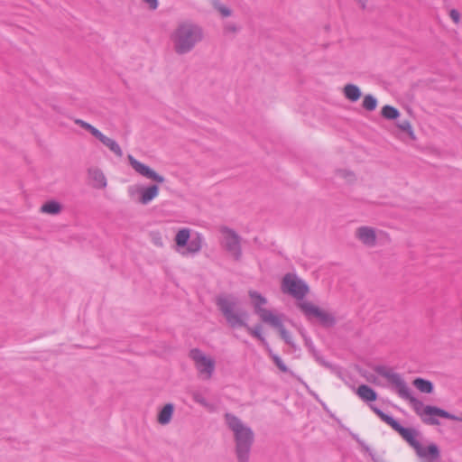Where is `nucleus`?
Here are the masks:
<instances>
[{
  "instance_id": "f257e3e1",
  "label": "nucleus",
  "mask_w": 462,
  "mask_h": 462,
  "mask_svg": "<svg viewBox=\"0 0 462 462\" xmlns=\"http://www.w3.org/2000/svg\"><path fill=\"white\" fill-rule=\"evenodd\" d=\"M374 371L379 375L384 377L389 382V383L392 384L394 391L402 399L410 402L416 414L420 417L424 423L429 425H439V421L437 417H441L451 420H461L458 418V416L451 414L440 408L430 405H424L421 401L414 397L411 389L409 387L402 375L398 373H395L392 368L385 365H376L374 368Z\"/></svg>"
},
{
  "instance_id": "f03ea898",
  "label": "nucleus",
  "mask_w": 462,
  "mask_h": 462,
  "mask_svg": "<svg viewBox=\"0 0 462 462\" xmlns=\"http://www.w3.org/2000/svg\"><path fill=\"white\" fill-rule=\"evenodd\" d=\"M225 420L234 434L238 462H249L250 451L254 439V431L238 417L231 413H226Z\"/></svg>"
},
{
  "instance_id": "7ed1b4c3",
  "label": "nucleus",
  "mask_w": 462,
  "mask_h": 462,
  "mask_svg": "<svg viewBox=\"0 0 462 462\" xmlns=\"http://www.w3.org/2000/svg\"><path fill=\"white\" fill-rule=\"evenodd\" d=\"M202 39V28L191 21L180 22L171 34L173 49L180 55L190 52Z\"/></svg>"
},
{
  "instance_id": "20e7f679",
  "label": "nucleus",
  "mask_w": 462,
  "mask_h": 462,
  "mask_svg": "<svg viewBox=\"0 0 462 462\" xmlns=\"http://www.w3.org/2000/svg\"><path fill=\"white\" fill-rule=\"evenodd\" d=\"M217 306L231 328H236L246 326L248 314L245 310L239 308L236 298L231 295L219 296L217 299Z\"/></svg>"
},
{
  "instance_id": "39448f33",
  "label": "nucleus",
  "mask_w": 462,
  "mask_h": 462,
  "mask_svg": "<svg viewBox=\"0 0 462 462\" xmlns=\"http://www.w3.org/2000/svg\"><path fill=\"white\" fill-rule=\"evenodd\" d=\"M177 252L182 256H193L199 254L204 244V237L200 233L190 236L189 228H181L175 236Z\"/></svg>"
},
{
  "instance_id": "423d86ee",
  "label": "nucleus",
  "mask_w": 462,
  "mask_h": 462,
  "mask_svg": "<svg viewBox=\"0 0 462 462\" xmlns=\"http://www.w3.org/2000/svg\"><path fill=\"white\" fill-rule=\"evenodd\" d=\"M370 407L383 422L397 431L415 450L419 448L420 443L416 438V431L414 430L402 427L393 417L384 413L376 406L371 405Z\"/></svg>"
},
{
  "instance_id": "0eeeda50",
  "label": "nucleus",
  "mask_w": 462,
  "mask_h": 462,
  "mask_svg": "<svg viewBox=\"0 0 462 462\" xmlns=\"http://www.w3.org/2000/svg\"><path fill=\"white\" fill-rule=\"evenodd\" d=\"M282 290L284 293H288L299 300H302L309 292L307 283L293 273L284 275L282 282Z\"/></svg>"
},
{
  "instance_id": "6e6552de",
  "label": "nucleus",
  "mask_w": 462,
  "mask_h": 462,
  "mask_svg": "<svg viewBox=\"0 0 462 462\" xmlns=\"http://www.w3.org/2000/svg\"><path fill=\"white\" fill-rule=\"evenodd\" d=\"M220 232L222 235V246L235 260H240L242 257L241 237L235 230L226 226L221 227Z\"/></svg>"
},
{
  "instance_id": "1a4fd4ad",
  "label": "nucleus",
  "mask_w": 462,
  "mask_h": 462,
  "mask_svg": "<svg viewBox=\"0 0 462 462\" xmlns=\"http://www.w3.org/2000/svg\"><path fill=\"white\" fill-rule=\"evenodd\" d=\"M190 358L195 363V367L204 380L211 378L215 370V361L206 356L201 350L193 348L189 352Z\"/></svg>"
},
{
  "instance_id": "9d476101",
  "label": "nucleus",
  "mask_w": 462,
  "mask_h": 462,
  "mask_svg": "<svg viewBox=\"0 0 462 462\" xmlns=\"http://www.w3.org/2000/svg\"><path fill=\"white\" fill-rule=\"evenodd\" d=\"M248 295L251 299L254 313L260 318V319L263 322L268 324L270 322L276 321L273 319L275 317L278 316V314L274 313L273 310L264 308V305L267 303V300L265 297H263L256 291H249Z\"/></svg>"
},
{
  "instance_id": "9b49d317",
  "label": "nucleus",
  "mask_w": 462,
  "mask_h": 462,
  "mask_svg": "<svg viewBox=\"0 0 462 462\" xmlns=\"http://www.w3.org/2000/svg\"><path fill=\"white\" fill-rule=\"evenodd\" d=\"M75 124L79 125L83 129L88 131L93 136H95L97 139H98L105 146H106L117 157L123 156V151H122L120 145L114 139H111V138L106 136L97 128L94 127L92 125H90L81 119H76Z\"/></svg>"
},
{
  "instance_id": "f8f14e48",
  "label": "nucleus",
  "mask_w": 462,
  "mask_h": 462,
  "mask_svg": "<svg viewBox=\"0 0 462 462\" xmlns=\"http://www.w3.org/2000/svg\"><path fill=\"white\" fill-rule=\"evenodd\" d=\"M298 306L304 315L310 319L316 318L324 326H333L335 323V319L331 314L319 309L310 301H300Z\"/></svg>"
},
{
  "instance_id": "ddd939ff",
  "label": "nucleus",
  "mask_w": 462,
  "mask_h": 462,
  "mask_svg": "<svg viewBox=\"0 0 462 462\" xmlns=\"http://www.w3.org/2000/svg\"><path fill=\"white\" fill-rule=\"evenodd\" d=\"M129 164L131 167L140 175L143 177H145L149 180H154L158 183L164 182V178L162 175H159L157 172H155L152 169H151L149 166L142 163L141 162L137 161L133 155L129 154L127 156Z\"/></svg>"
},
{
  "instance_id": "4468645a",
  "label": "nucleus",
  "mask_w": 462,
  "mask_h": 462,
  "mask_svg": "<svg viewBox=\"0 0 462 462\" xmlns=\"http://www.w3.org/2000/svg\"><path fill=\"white\" fill-rule=\"evenodd\" d=\"M356 237L365 245L374 246L376 243L375 230L370 226H361L356 229Z\"/></svg>"
},
{
  "instance_id": "2eb2a0df",
  "label": "nucleus",
  "mask_w": 462,
  "mask_h": 462,
  "mask_svg": "<svg viewBox=\"0 0 462 462\" xmlns=\"http://www.w3.org/2000/svg\"><path fill=\"white\" fill-rule=\"evenodd\" d=\"M88 176L94 188L105 189L106 187V178L101 170L91 168L88 170Z\"/></svg>"
},
{
  "instance_id": "dca6fc26",
  "label": "nucleus",
  "mask_w": 462,
  "mask_h": 462,
  "mask_svg": "<svg viewBox=\"0 0 462 462\" xmlns=\"http://www.w3.org/2000/svg\"><path fill=\"white\" fill-rule=\"evenodd\" d=\"M159 194V188L157 185H152L147 188L140 189V198L139 202L146 205L154 199Z\"/></svg>"
},
{
  "instance_id": "f3484780",
  "label": "nucleus",
  "mask_w": 462,
  "mask_h": 462,
  "mask_svg": "<svg viewBox=\"0 0 462 462\" xmlns=\"http://www.w3.org/2000/svg\"><path fill=\"white\" fill-rule=\"evenodd\" d=\"M273 320H276V321L270 322L268 324L278 329L282 338L286 342V344H288L291 346H294V343H293L291 335L290 334V332H288L285 329L284 326L282 325V316L278 315L277 317L274 318Z\"/></svg>"
},
{
  "instance_id": "a211bd4d",
  "label": "nucleus",
  "mask_w": 462,
  "mask_h": 462,
  "mask_svg": "<svg viewBox=\"0 0 462 462\" xmlns=\"http://www.w3.org/2000/svg\"><path fill=\"white\" fill-rule=\"evenodd\" d=\"M415 451L420 457H430L433 460L439 457V450L438 446L435 444H430L428 447H422L421 444H420L419 448Z\"/></svg>"
},
{
  "instance_id": "6ab92c4d",
  "label": "nucleus",
  "mask_w": 462,
  "mask_h": 462,
  "mask_svg": "<svg viewBox=\"0 0 462 462\" xmlns=\"http://www.w3.org/2000/svg\"><path fill=\"white\" fill-rule=\"evenodd\" d=\"M356 393L365 402H374L377 399L376 392L366 384L360 385Z\"/></svg>"
},
{
  "instance_id": "aec40b11",
  "label": "nucleus",
  "mask_w": 462,
  "mask_h": 462,
  "mask_svg": "<svg viewBox=\"0 0 462 462\" xmlns=\"http://www.w3.org/2000/svg\"><path fill=\"white\" fill-rule=\"evenodd\" d=\"M174 407L171 403H167L158 414V422L162 425L168 424L172 417Z\"/></svg>"
},
{
  "instance_id": "412c9836",
  "label": "nucleus",
  "mask_w": 462,
  "mask_h": 462,
  "mask_svg": "<svg viewBox=\"0 0 462 462\" xmlns=\"http://www.w3.org/2000/svg\"><path fill=\"white\" fill-rule=\"evenodd\" d=\"M344 95L348 100L355 102L360 98L361 91L357 86L347 84L344 88Z\"/></svg>"
},
{
  "instance_id": "4be33fe9",
  "label": "nucleus",
  "mask_w": 462,
  "mask_h": 462,
  "mask_svg": "<svg viewBox=\"0 0 462 462\" xmlns=\"http://www.w3.org/2000/svg\"><path fill=\"white\" fill-rule=\"evenodd\" d=\"M241 328H245L247 332L253 336L254 337L259 339L261 341V343L263 344V346L266 348V349H269V344L268 342L266 341V339L264 338V337L262 335V332H261V326H255L254 328L248 326V324L246 323V326H242Z\"/></svg>"
},
{
  "instance_id": "5701e85b",
  "label": "nucleus",
  "mask_w": 462,
  "mask_h": 462,
  "mask_svg": "<svg viewBox=\"0 0 462 462\" xmlns=\"http://www.w3.org/2000/svg\"><path fill=\"white\" fill-rule=\"evenodd\" d=\"M41 211L49 215H57L61 211V206L55 200H50L42 206Z\"/></svg>"
},
{
  "instance_id": "b1692460",
  "label": "nucleus",
  "mask_w": 462,
  "mask_h": 462,
  "mask_svg": "<svg viewBox=\"0 0 462 462\" xmlns=\"http://www.w3.org/2000/svg\"><path fill=\"white\" fill-rule=\"evenodd\" d=\"M412 383L421 393H430L433 391V384L429 380L423 378H416Z\"/></svg>"
},
{
  "instance_id": "393cba45",
  "label": "nucleus",
  "mask_w": 462,
  "mask_h": 462,
  "mask_svg": "<svg viewBox=\"0 0 462 462\" xmlns=\"http://www.w3.org/2000/svg\"><path fill=\"white\" fill-rule=\"evenodd\" d=\"M382 116L386 119L392 120L396 119L400 116V113L397 108L386 105L382 108Z\"/></svg>"
},
{
  "instance_id": "a878e982",
  "label": "nucleus",
  "mask_w": 462,
  "mask_h": 462,
  "mask_svg": "<svg viewBox=\"0 0 462 462\" xmlns=\"http://www.w3.org/2000/svg\"><path fill=\"white\" fill-rule=\"evenodd\" d=\"M377 106V100L372 95H366L363 100V107L367 111H374Z\"/></svg>"
},
{
  "instance_id": "bb28decb",
  "label": "nucleus",
  "mask_w": 462,
  "mask_h": 462,
  "mask_svg": "<svg viewBox=\"0 0 462 462\" xmlns=\"http://www.w3.org/2000/svg\"><path fill=\"white\" fill-rule=\"evenodd\" d=\"M266 350L269 352V355L272 357V359L273 360L274 364L277 365V367L282 372L286 373L289 371L288 367L285 365V364L283 363V361L282 360V358L279 356H277L276 354H273L270 347H269V349H266Z\"/></svg>"
},
{
  "instance_id": "cd10ccee",
  "label": "nucleus",
  "mask_w": 462,
  "mask_h": 462,
  "mask_svg": "<svg viewBox=\"0 0 462 462\" xmlns=\"http://www.w3.org/2000/svg\"><path fill=\"white\" fill-rule=\"evenodd\" d=\"M397 125H398V127L402 131L407 133L411 138H412V139L415 138L414 133H413V130H412V127H411V125L410 121H408V120H402V121H400L398 123Z\"/></svg>"
},
{
  "instance_id": "c85d7f7f",
  "label": "nucleus",
  "mask_w": 462,
  "mask_h": 462,
  "mask_svg": "<svg viewBox=\"0 0 462 462\" xmlns=\"http://www.w3.org/2000/svg\"><path fill=\"white\" fill-rule=\"evenodd\" d=\"M192 398L194 400V402H196L197 403H199L200 405H202L203 407H208L209 406V403L206 400V398L199 392H194L192 393Z\"/></svg>"
},
{
  "instance_id": "c756f323",
  "label": "nucleus",
  "mask_w": 462,
  "mask_h": 462,
  "mask_svg": "<svg viewBox=\"0 0 462 462\" xmlns=\"http://www.w3.org/2000/svg\"><path fill=\"white\" fill-rule=\"evenodd\" d=\"M215 7L217 9V11L221 14L223 17H227L231 15V10L226 5L217 3L215 5Z\"/></svg>"
},
{
  "instance_id": "7c9ffc66",
  "label": "nucleus",
  "mask_w": 462,
  "mask_h": 462,
  "mask_svg": "<svg viewBox=\"0 0 462 462\" xmlns=\"http://www.w3.org/2000/svg\"><path fill=\"white\" fill-rule=\"evenodd\" d=\"M449 16H450V18L453 20V22L455 23H457L459 22L460 15H459V13L457 10L452 9L449 12Z\"/></svg>"
},
{
  "instance_id": "2f4dec72",
  "label": "nucleus",
  "mask_w": 462,
  "mask_h": 462,
  "mask_svg": "<svg viewBox=\"0 0 462 462\" xmlns=\"http://www.w3.org/2000/svg\"><path fill=\"white\" fill-rule=\"evenodd\" d=\"M143 3L147 4L149 7L152 10H155L158 7L157 0H143Z\"/></svg>"
},
{
  "instance_id": "473e14b6",
  "label": "nucleus",
  "mask_w": 462,
  "mask_h": 462,
  "mask_svg": "<svg viewBox=\"0 0 462 462\" xmlns=\"http://www.w3.org/2000/svg\"><path fill=\"white\" fill-rule=\"evenodd\" d=\"M339 173H340L343 177L347 178V180H352V179H353V177H354V176H353V174H352L351 172H347V171H341Z\"/></svg>"
},
{
  "instance_id": "72a5a7b5",
  "label": "nucleus",
  "mask_w": 462,
  "mask_h": 462,
  "mask_svg": "<svg viewBox=\"0 0 462 462\" xmlns=\"http://www.w3.org/2000/svg\"><path fill=\"white\" fill-rule=\"evenodd\" d=\"M225 29L227 32H236V27L234 24H230V23L226 24Z\"/></svg>"
},
{
  "instance_id": "f704fd0d",
  "label": "nucleus",
  "mask_w": 462,
  "mask_h": 462,
  "mask_svg": "<svg viewBox=\"0 0 462 462\" xmlns=\"http://www.w3.org/2000/svg\"><path fill=\"white\" fill-rule=\"evenodd\" d=\"M128 192L132 196L134 194V188L133 187H129Z\"/></svg>"
},
{
  "instance_id": "c9c22d12",
  "label": "nucleus",
  "mask_w": 462,
  "mask_h": 462,
  "mask_svg": "<svg viewBox=\"0 0 462 462\" xmlns=\"http://www.w3.org/2000/svg\"><path fill=\"white\" fill-rule=\"evenodd\" d=\"M154 243H155L156 245H162V242L160 241V238H159L158 240H155V242H154Z\"/></svg>"
},
{
  "instance_id": "e433bc0d",
  "label": "nucleus",
  "mask_w": 462,
  "mask_h": 462,
  "mask_svg": "<svg viewBox=\"0 0 462 462\" xmlns=\"http://www.w3.org/2000/svg\"><path fill=\"white\" fill-rule=\"evenodd\" d=\"M370 455H371V457H372L373 460L375 462V461H376V458L374 457V456L371 452H370Z\"/></svg>"
},
{
  "instance_id": "4c0bfd02",
  "label": "nucleus",
  "mask_w": 462,
  "mask_h": 462,
  "mask_svg": "<svg viewBox=\"0 0 462 462\" xmlns=\"http://www.w3.org/2000/svg\"><path fill=\"white\" fill-rule=\"evenodd\" d=\"M366 451H370L369 448L367 446H364Z\"/></svg>"
},
{
  "instance_id": "58836bf2",
  "label": "nucleus",
  "mask_w": 462,
  "mask_h": 462,
  "mask_svg": "<svg viewBox=\"0 0 462 462\" xmlns=\"http://www.w3.org/2000/svg\"><path fill=\"white\" fill-rule=\"evenodd\" d=\"M375 462H379V459H376V461H375Z\"/></svg>"
}]
</instances>
